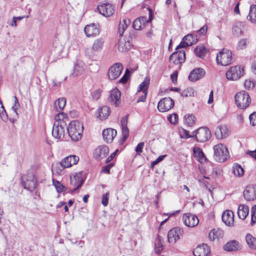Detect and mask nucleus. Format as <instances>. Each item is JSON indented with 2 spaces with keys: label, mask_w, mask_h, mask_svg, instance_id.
<instances>
[{
  "label": "nucleus",
  "mask_w": 256,
  "mask_h": 256,
  "mask_svg": "<svg viewBox=\"0 0 256 256\" xmlns=\"http://www.w3.org/2000/svg\"><path fill=\"white\" fill-rule=\"evenodd\" d=\"M55 121L53 124L52 134L56 138L62 140L65 134V129L68 118L64 112H59L55 116Z\"/></svg>",
  "instance_id": "f257e3e1"
},
{
  "label": "nucleus",
  "mask_w": 256,
  "mask_h": 256,
  "mask_svg": "<svg viewBox=\"0 0 256 256\" xmlns=\"http://www.w3.org/2000/svg\"><path fill=\"white\" fill-rule=\"evenodd\" d=\"M83 128L82 124L78 120L71 122L66 128L69 136L74 142L78 141L81 139Z\"/></svg>",
  "instance_id": "f03ea898"
},
{
  "label": "nucleus",
  "mask_w": 256,
  "mask_h": 256,
  "mask_svg": "<svg viewBox=\"0 0 256 256\" xmlns=\"http://www.w3.org/2000/svg\"><path fill=\"white\" fill-rule=\"evenodd\" d=\"M214 160L218 162H224L229 157V152L226 146L222 144H218L214 146Z\"/></svg>",
  "instance_id": "7ed1b4c3"
},
{
  "label": "nucleus",
  "mask_w": 256,
  "mask_h": 256,
  "mask_svg": "<svg viewBox=\"0 0 256 256\" xmlns=\"http://www.w3.org/2000/svg\"><path fill=\"white\" fill-rule=\"evenodd\" d=\"M250 98L248 92L242 91L235 96V102L237 106L242 109L246 108L250 102Z\"/></svg>",
  "instance_id": "20e7f679"
},
{
  "label": "nucleus",
  "mask_w": 256,
  "mask_h": 256,
  "mask_svg": "<svg viewBox=\"0 0 256 256\" xmlns=\"http://www.w3.org/2000/svg\"><path fill=\"white\" fill-rule=\"evenodd\" d=\"M232 61V54L231 51L224 48L217 54L216 62L218 64L222 66H228L231 64Z\"/></svg>",
  "instance_id": "39448f33"
},
{
  "label": "nucleus",
  "mask_w": 256,
  "mask_h": 256,
  "mask_svg": "<svg viewBox=\"0 0 256 256\" xmlns=\"http://www.w3.org/2000/svg\"><path fill=\"white\" fill-rule=\"evenodd\" d=\"M211 136V132L207 128H200L192 132L194 138L198 142H204L207 141Z\"/></svg>",
  "instance_id": "423d86ee"
},
{
  "label": "nucleus",
  "mask_w": 256,
  "mask_h": 256,
  "mask_svg": "<svg viewBox=\"0 0 256 256\" xmlns=\"http://www.w3.org/2000/svg\"><path fill=\"white\" fill-rule=\"evenodd\" d=\"M104 40L102 38H98L94 40L91 48L85 50V54L89 57L94 56L95 52L100 51L103 48Z\"/></svg>",
  "instance_id": "0eeeda50"
},
{
  "label": "nucleus",
  "mask_w": 256,
  "mask_h": 256,
  "mask_svg": "<svg viewBox=\"0 0 256 256\" xmlns=\"http://www.w3.org/2000/svg\"><path fill=\"white\" fill-rule=\"evenodd\" d=\"M174 104V102L171 98L169 97L162 98L158 103V109L160 112H166L172 108Z\"/></svg>",
  "instance_id": "6e6552de"
},
{
  "label": "nucleus",
  "mask_w": 256,
  "mask_h": 256,
  "mask_svg": "<svg viewBox=\"0 0 256 256\" xmlns=\"http://www.w3.org/2000/svg\"><path fill=\"white\" fill-rule=\"evenodd\" d=\"M243 69L240 66L232 67L226 72V77L229 80H236L242 75Z\"/></svg>",
  "instance_id": "1a4fd4ad"
},
{
  "label": "nucleus",
  "mask_w": 256,
  "mask_h": 256,
  "mask_svg": "<svg viewBox=\"0 0 256 256\" xmlns=\"http://www.w3.org/2000/svg\"><path fill=\"white\" fill-rule=\"evenodd\" d=\"M123 70V66L120 63L114 64L108 70V76L110 80L116 79L121 74Z\"/></svg>",
  "instance_id": "9d476101"
},
{
  "label": "nucleus",
  "mask_w": 256,
  "mask_h": 256,
  "mask_svg": "<svg viewBox=\"0 0 256 256\" xmlns=\"http://www.w3.org/2000/svg\"><path fill=\"white\" fill-rule=\"evenodd\" d=\"M183 230L178 227H176L171 229L168 234V242L171 244H175L180 239Z\"/></svg>",
  "instance_id": "9b49d317"
},
{
  "label": "nucleus",
  "mask_w": 256,
  "mask_h": 256,
  "mask_svg": "<svg viewBox=\"0 0 256 256\" xmlns=\"http://www.w3.org/2000/svg\"><path fill=\"white\" fill-rule=\"evenodd\" d=\"M97 8L99 12L106 17L112 16L114 12V6L110 3H104L98 5Z\"/></svg>",
  "instance_id": "f8f14e48"
},
{
  "label": "nucleus",
  "mask_w": 256,
  "mask_h": 256,
  "mask_svg": "<svg viewBox=\"0 0 256 256\" xmlns=\"http://www.w3.org/2000/svg\"><path fill=\"white\" fill-rule=\"evenodd\" d=\"M108 100L112 104L119 106L121 103V93L119 90L116 88L110 90Z\"/></svg>",
  "instance_id": "ddd939ff"
},
{
  "label": "nucleus",
  "mask_w": 256,
  "mask_h": 256,
  "mask_svg": "<svg viewBox=\"0 0 256 256\" xmlns=\"http://www.w3.org/2000/svg\"><path fill=\"white\" fill-rule=\"evenodd\" d=\"M182 220L186 226L190 228L196 226L199 222L198 218L190 213L184 214L182 216Z\"/></svg>",
  "instance_id": "4468645a"
},
{
  "label": "nucleus",
  "mask_w": 256,
  "mask_h": 256,
  "mask_svg": "<svg viewBox=\"0 0 256 256\" xmlns=\"http://www.w3.org/2000/svg\"><path fill=\"white\" fill-rule=\"evenodd\" d=\"M186 59L185 51L180 50L174 52L170 57V60L175 64L184 62Z\"/></svg>",
  "instance_id": "2eb2a0df"
},
{
  "label": "nucleus",
  "mask_w": 256,
  "mask_h": 256,
  "mask_svg": "<svg viewBox=\"0 0 256 256\" xmlns=\"http://www.w3.org/2000/svg\"><path fill=\"white\" fill-rule=\"evenodd\" d=\"M149 10V19L148 20L146 17H140L135 20L133 22V28L136 30H141L142 26H144L146 23H148L151 21L152 10L150 8H148Z\"/></svg>",
  "instance_id": "dca6fc26"
},
{
  "label": "nucleus",
  "mask_w": 256,
  "mask_h": 256,
  "mask_svg": "<svg viewBox=\"0 0 256 256\" xmlns=\"http://www.w3.org/2000/svg\"><path fill=\"white\" fill-rule=\"evenodd\" d=\"M109 153V148L107 146L102 145L96 148L94 152V156L97 160L105 158Z\"/></svg>",
  "instance_id": "f3484780"
},
{
  "label": "nucleus",
  "mask_w": 256,
  "mask_h": 256,
  "mask_svg": "<svg viewBox=\"0 0 256 256\" xmlns=\"http://www.w3.org/2000/svg\"><path fill=\"white\" fill-rule=\"evenodd\" d=\"M244 196L246 200H254L256 199V185L247 186L244 192Z\"/></svg>",
  "instance_id": "a211bd4d"
},
{
  "label": "nucleus",
  "mask_w": 256,
  "mask_h": 256,
  "mask_svg": "<svg viewBox=\"0 0 256 256\" xmlns=\"http://www.w3.org/2000/svg\"><path fill=\"white\" fill-rule=\"evenodd\" d=\"M78 160V156L75 155H70L64 158L60 162V164L63 168H68L76 164Z\"/></svg>",
  "instance_id": "6ab92c4d"
},
{
  "label": "nucleus",
  "mask_w": 256,
  "mask_h": 256,
  "mask_svg": "<svg viewBox=\"0 0 256 256\" xmlns=\"http://www.w3.org/2000/svg\"><path fill=\"white\" fill-rule=\"evenodd\" d=\"M205 75V71L202 68L194 69L189 74L188 79L191 82H196L202 78Z\"/></svg>",
  "instance_id": "aec40b11"
},
{
  "label": "nucleus",
  "mask_w": 256,
  "mask_h": 256,
  "mask_svg": "<svg viewBox=\"0 0 256 256\" xmlns=\"http://www.w3.org/2000/svg\"><path fill=\"white\" fill-rule=\"evenodd\" d=\"M116 134V130L112 128L104 130L102 133L103 139L107 143L112 142Z\"/></svg>",
  "instance_id": "412c9836"
},
{
  "label": "nucleus",
  "mask_w": 256,
  "mask_h": 256,
  "mask_svg": "<svg viewBox=\"0 0 256 256\" xmlns=\"http://www.w3.org/2000/svg\"><path fill=\"white\" fill-rule=\"evenodd\" d=\"M193 253L194 256H208L210 254V248L206 244H203L194 248Z\"/></svg>",
  "instance_id": "4be33fe9"
},
{
  "label": "nucleus",
  "mask_w": 256,
  "mask_h": 256,
  "mask_svg": "<svg viewBox=\"0 0 256 256\" xmlns=\"http://www.w3.org/2000/svg\"><path fill=\"white\" fill-rule=\"evenodd\" d=\"M84 182V180L82 174L80 172L76 174L73 178H70V184L76 186L73 189L72 192H75L77 189L80 188L83 184Z\"/></svg>",
  "instance_id": "5701e85b"
},
{
  "label": "nucleus",
  "mask_w": 256,
  "mask_h": 256,
  "mask_svg": "<svg viewBox=\"0 0 256 256\" xmlns=\"http://www.w3.org/2000/svg\"><path fill=\"white\" fill-rule=\"evenodd\" d=\"M214 134L218 139L226 138L229 134V130L225 125L218 126L214 131Z\"/></svg>",
  "instance_id": "b1692460"
},
{
  "label": "nucleus",
  "mask_w": 256,
  "mask_h": 256,
  "mask_svg": "<svg viewBox=\"0 0 256 256\" xmlns=\"http://www.w3.org/2000/svg\"><path fill=\"white\" fill-rule=\"evenodd\" d=\"M118 49L120 52H124L129 50L131 44L128 40L125 38H120L117 44Z\"/></svg>",
  "instance_id": "393cba45"
},
{
  "label": "nucleus",
  "mask_w": 256,
  "mask_h": 256,
  "mask_svg": "<svg viewBox=\"0 0 256 256\" xmlns=\"http://www.w3.org/2000/svg\"><path fill=\"white\" fill-rule=\"evenodd\" d=\"M84 30L88 37L96 36L100 33L99 28L97 25L94 24L86 26Z\"/></svg>",
  "instance_id": "a878e982"
},
{
  "label": "nucleus",
  "mask_w": 256,
  "mask_h": 256,
  "mask_svg": "<svg viewBox=\"0 0 256 256\" xmlns=\"http://www.w3.org/2000/svg\"><path fill=\"white\" fill-rule=\"evenodd\" d=\"M222 220L227 226H230L234 222V214L232 211L226 210L222 215Z\"/></svg>",
  "instance_id": "bb28decb"
},
{
  "label": "nucleus",
  "mask_w": 256,
  "mask_h": 256,
  "mask_svg": "<svg viewBox=\"0 0 256 256\" xmlns=\"http://www.w3.org/2000/svg\"><path fill=\"white\" fill-rule=\"evenodd\" d=\"M98 118L100 120H106L110 114V109L108 106H102L100 108L97 112Z\"/></svg>",
  "instance_id": "cd10ccee"
},
{
  "label": "nucleus",
  "mask_w": 256,
  "mask_h": 256,
  "mask_svg": "<svg viewBox=\"0 0 256 256\" xmlns=\"http://www.w3.org/2000/svg\"><path fill=\"white\" fill-rule=\"evenodd\" d=\"M240 244L236 240H232L228 242L224 246V249L228 252L238 250L240 249Z\"/></svg>",
  "instance_id": "c85d7f7f"
},
{
  "label": "nucleus",
  "mask_w": 256,
  "mask_h": 256,
  "mask_svg": "<svg viewBox=\"0 0 256 256\" xmlns=\"http://www.w3.org/2000/svg\"><path fill=\"white\" fill-rule=\"evenodd\" d=\"M84 70V62L82 60H78L74 64V72L72 74V75L74 76H76L80 75Z\"/></svg>",
  "instance_id": "c756f323"
},
{
  "label": "nucleus",
  "mask_w": 256,
  "mask_h": 256,
  "mask_svg": "<svg viewBox=\"0 0 256 256\" xmlns=\"http://www.w3.org/2000/svg\"><path fill=\"white\" fill-rule=\"evenodd\" d=\"M249 213V208L246 204H240L238 207V215L240 218L244 220Z\"/></svg>",
  "instance_id": "7c9ffc66"
},
{
  "label": "nucleus",
  "mask_w": 256,
  "mask_h": 256,
  "mask_svg": "<svg viewBox=\"0 0 256 256\" xmlns=\"http://www.w3.org/2000/svg\"><path fill=\"white\" fill-rule=\"evenodd\" d=\"M154 250L156 254H160L163 250L164 245L162 238L159 236H157L154 242Z\"/></svg>",
  "instance_id": "2f4dec72"
},
{
  "label": "nucleus",
  "mask_w": 256,
  "mask_h": 256,
  "mask_svg": "<svg viewBox=\"0 0 256 256\" xmlns=\"http://www.w3.org/2000/svg\"><path fill=\"white\" fill-rule=\"evenodd\" d=\"M127 116L124 117L121 120V125L122 128V139L125 141L129 136V130L127 127Z\"/></svg>",
  "instance_id": "473e14b6"
},
{
  "label": "nucleus",
  "mask_w": 256,
  "mask_h": 256,
  "mask_svg": "<svg viewBox=\"0 0 256 256\" xmlns=\"http://www.w3.org/2000/svg\"><path fill=\"white\" fill-rule=\"evenodd\" d=\"M193 152L194 156L200 162H203L206 160V157L203 153L202 149L200 148H194Z\"/></svg>",
  "instance_id": "72a5a7b5"
},
{
  "label": "nucleus",
  "mask_w": 256,
  "mask_h": 256,
  "mask_svg": "<svg viewBox=\"0 0 256 256\" xmlns=\"http://www.w3.org/2000/svg\"><path fill=\"white\" fill-rule=\"evenodd\" d=\"M223 236V231L220 229H213L209 233V238L210 240L214 241L218 240Z\"/></svg>",
  "instance_id": "f704fd0d"
},
{
  "label": "nucleus",
  "mask_w": 256,
  "mask_h": 256,
  "mask_svg": "<svg viewBox=\"0 0 256 256\" xmlns=\"http://www.w3.org/2000/svg\"><path fill=\"white\" fill-rule=\"evenodd\" d=\"M130 23V20L127 18H124L122 21H120L118 30L120 36H122L123 34L124 30L127 28Z\"/></svg>",
  "instance_id": "c9c22d12"
},
{
  "label": "nucleus",
  "mask_w": 256,
  "mask_h": 256,
  "mask_svg": "<svg viewBox=\"0 0 256 256\" xmlns=\"http://www.w3.org/2000/svg\"><path fill=\"white\" fill-rule=\"evenodd\" d=\"M66 104V99L64 98H58L54 102V108L56 111L61 112Z\"/></svg>",
  "instance_id": "e433bc0d"
},
{
  "label": "nucleus",
  "mask_w": 256,
  "mask_h": 256,
  "mask_svg": "<svg viewBox=\"0 0 256 256\" xmlns=\"http://www.w3.org/2000/svg\"><path fill=\"white\" fill-rule=\"evenodd\" d=\"M247 18L252 23L256 22V5H252Z\"/></svg>",
  "instance_id": "4c0bfd02"
},
{
  "label": "nucleus",
  "mask_w": 256,
  "mask_h": 256,
  "mask_svg": "<svg viewBox=\"0 0 256 256\" xmlns=\"http://www.w3.org/2000/svg\"><path fill=\"white\" fill-rule=\"evenodd\" d=\"M23 185L24 188L32 191L36 188V180L32 178V180H27L26 181L24 182Z\"/></svg>",
  "instance_id": "58836bf2"
},
{
  "label": "nucleus",
  "mask_w": 256,
  "mask_h": 256,
  "mask_svg": "<svg viewBox=\"0 0 256 256\" xmlns=\"http://www.w3.org/2000/svg\"><path fill=\"white\" fill-rule=\"evenodd\" d=\"M150 81V80L148 77L145 78L144 81L140 84L138 89V92H148Z\"/></svg>",
  "instance_id": "ea45409f"
},
{
  "label": "nucleus",
  "mask_w": 256,
  "mask_h": 256,
  "mask_svg": "<svg viewBox=\"0 0 256 256\" xmlns=\"http://www.w3.org/2000/svg\"><path fill=\"white\" fill-rule=\"evenodd\" d=\"M246 240L250 248L256 250V238L252 236L250 234H248L246 236Z\"/></svg>",
  "instance_id": "a19ab883"
},
{
  "label": "nucleus",
  "mask_w": 256,
  "mask_h": 256,
  "mask_svg": "<svg viewBox=\"0 0 256 256\" xmlns=\"http://www.w3.org/2000/svg\"><path fill=\"white\" fill-rule=\"evenodd\" d=\"M232 172L235 176L240 177L244 175V170L240 165L236 164L232 167Z\"/></svg>",
  "instance_id": "79ce46f5"
},
{
  "label": "nucleus",
  "mask_w": 256,
  "mask_h": 256,
  "mask_svg": "<svg viewBox=\"0 0 256 256\" xmlns=\"http://www.w3.org/2000/svg\"><path fill=\"white\" fill-rule=\"evenodd\" d=\"M196 118L192 114H186L184 116V124L188 126H192L195 123Z\"/></svg>",
  "instance_id": "37998d69"
},
{
  "label": "nucleus",
  "mask_w": 256,
  "mask_h": 256,
  "mask_svg": "<svg viewBox=\"0 0 256 256\" xmlns=\"http://www.w3.org/2000/svg\"><path fill=\"white\" fill-rule=\"evenodd\" d=\"M194 53L198 56L202 58L206 53V50L204 46H200L194 49Z\"/></svg>",
  "instance_id": "c03bdc74"
},
{
  "label": "nucleus",
  "mask_w": 256,
  "mask_h": 256,
  "mask_svg": "<svg viewBox=\"0 0 256 256\" xmlns=\"http://www.w3.org/2000/svg\"><path fill=\"white\" fill-rule=\"evenodd\" d=\"M183 40H185L188 44L190 46L196 42V36L192 34H188L186 36L183 38Z\"/></svg>",
  "instance_id": "a18cd8bd"
},
{
  "label": "nucleus",
  "mask_w": 256,
  "mask_h": 256,
  "mask_svg": "<svg viewBox=\"0 0 256 256\" xmlns=\"http://www.w3.org/2000/svg\"><path fill=\"white\" fill-rule=\"evenodd\" d=\"M180 136L182 138L187 139L190 138H194L192 136V134H190L189 132L184 128H182L180 130Z\"/></svg>",
  "instance_id": "49530a36"
},
{
  "label": "nucleus",
  "mask_w": 256,
  "mask_h": 256,
  "mask_svg": "<svg viewBox=\"0 0 256 256\" xmlns=\"http://www.w3.org/2000/svg\"><path fill=\"white\" fill-rule=\"evenodd\" d=\"M53 184L58 192H60L64 191L66 188L60 182L53 180Z\"/></svg>",
  "instance_id": "de8ad7c7"
},
{
  "label": "nucleus",
  "mask_w": 256,
  "mask_h": 256,
  "mask_svg": "<svg viewBox=\"0 0 256 256\" xmlns=\"http://www.w3.org/2000/svg\"><path fill=\"white\" fill-rule=\"evenodd\" d=\"M251 217V224L252 225H253L256 223V204L252 208Z\"/></svg>",
  "instance_id": "09e8293b"
},
{
  "label": "nucleus",
  "mask_w": 256,
  "mask_h": 256,
  "mask_svg": "<svg viewBox=\"0 0 256 256\" xmlns=\"http://www.w3.org/2000/svg\"><path fill=\"white\" fill-rule=\"evenodd\" d=\"M244 88L248 90H252L255 86L254 82L251 80H246L244 83Z\"/></svg>",
  "instance_id": "8fccbe9b"
},
{
  "label": "nucleus",
  "mask_w": 256,
  "mask_h": 256,
  "mask_svg": "<svg viewBox=\"0 0 256 256\" xmlns=\"http://www.w3.org/2000/svg\"><path fill=\"white\" fill-rule=\"evenodd\" d=\"M66 168H63V166L60 164V163L56 164L52 167V171L56 172L57 174H60L62 171Z\"/></svg>",
  "instance_id": "3c124183"
},
{
  "label": "nucleus",
  "mask_w": 256,
  "mask_h": 256,
  "mask_svg": "<svg viewBox=\"0 0 256 256\" xmlns=\"http://www.w3.org/2000/svg\"><path fill=\"white\" fill-rule=\"evenodd\" d=\"M248 43V40L247 39H246V38L242 39L238 42V44L237 46V48L239 49V50H242V49L246 47Z\"/></svg>",
  "instance_id": "603ef678"
},
{
  "label": "nucleus",
  "mask_w": 256,
  "mask_h": 256,
  "mask_svg": "<svg viewBox=\"0 0 256 256\" xmlns=\"http://www.w3.org/2000/svg\"><path fill=\"white\" fill-rule=\"evenodd\" d=\"M168 119L170 123L172 124H176L178 122V116L177 114L174 113L169 115L168 117Z\"/></svg>",
  "instance_id": "864d4df0"
},
{
  "label": "nucleus",
  "mask_w": 256,
  "mask_h": 256,
  "mask_svg": "<svg viewBox=\"0 0 256 256\" xmlns=\"http://www.w3.org/2000/svg\"><path fill=\"white\" fill-rule=\"evenodd\" d=\"M14 105L12 106V109L14 111V113L16 114V116L18 115L17 110H18L20 108V104L18 102V98L15 96H14Z\"/></svg>",
  "instance_id": "5fc2aeb1"
},
{
  "label": "nucleus",
  "mask_w": 256,
  "mask_h": 256,
  "mask_svg": "<svg viewBox=\"0 0 256 256\" xmlns=\"http://www.w3.org/2000/svg\"><path fill=\"white\" fill-rule=\"evenodd\" d=\"M102 90L98 89L95 90L92 94V98L96 100H98L101 96Z\"/></svg>",
  "instance_id": "6e6d98bb"
},
{
  "label": "nucleus",
  "mask_w": 256,
  "mask_h": 256,
  "mask_svg": "<svg viewBox=\"0 0 256 256\" xmlns=\"http://www.w3.org/2000/svg\"><path fill=\"white\" fill-rule=\"evenodd\" d=\"M130 76V72L127 69L126 71V72L124 74L123 76L120 80L119 82L122 84H126Z\"/></svg>",
  "instance_id": "4d7b16f0"
},
{
  "label": "nucleus",
  "mask_w": 256,
  "mask_h": 256,
  "mask_svg": "<svg viewBox=\"0 0 256 256\" xmlns=\"http://www.w3.org/2000/svg\"><path fill=\"white\" fill-rule=\"evenodd\" d=\"M108 199H109V193L106 192L105 194H104L102 196V204L104 206H106L108 203Z\"/></svg>",
  "instance_id": "13d9d810"
},
{
  "label": "nucleus",
  "mask_w": 256,
  "mask_h": 256,
  "mask_svg": "<svg viewBox=\"0 0 256 256\" xmlns=\"http://www.w3.org/2000/svg\"><path fill=\"white\" fill-rule=\"evenodd\" d=\"M144 142H140L137 145L135 149V150L137 154H140L142 152V149L144 147Z\"/></svg>",
  "instance_id": "bf43d9fd"
},
{
  "label": "nucleus",
  "mask_w": 256,
  "mask_h": 256,
  "mask_svg": "<svg viewBox=\"0 0 256 256\" xmlns=\"http://www.w3.org/2000/svg\"><path fill=\"white\" fill-rule=\"evenodd\" d=\"M250 120V124L252 126L256 125V112H254L251 114H250L249 116Z\"/></svg>",
  "instance_id": "052dcab7"
},
{
  "label": "nucleus",
  "mask_w": 256,
  "mask_h": 256,
  "mask_svg": "<svg viewBox=\"0 0 256 256\" xmlns=\"http://www.w3.org/2000/svg\"><path fill=\"white\" fill-rule=\"evenodd\" d=\"M233 32L236 35H239L242 32V30L240 28V25L238 26V24H236L233 27Z\"/></svg>",
  "instance_id": "680f3d73"
},
{
  "label": "nucleus",
  "mask_w": 256,
  "mask_h": 256,
  "mask_svg": "<svg viewBox=\"0 0 256 256\" xmlns=\"http://www.w3.org/2000/svg\"><path fill=\"white\" fill-rule=\"evenodd\" d=\"M54 44H56V46H55V48H54V49L53 50L54 52L60 54L62 52V46L57 42H56Z\"/></svg>",
  "instance_id": "e2e57ef3"
},
{
  "label": "nucleus",
  "mask_w": 256,
  "mask_h": 256,
  "mask_svg": "<svg viewBox=\"0 0 256 256\" xmlns=\"http://www.w3.org/2000/svg\"><path fill=\"white\" fill-rule=\"evenodd\" d=\"M208 28V26L205 24L198 31V32L201 35H204L207 32Z\"/></svg>",
  "instance_id": "0e129e2a"
},
{
  "label": "nucleus",
  "mask_w": 256,
  "mask_h": 256,
  "mask_svg": "<svg viewBox=\"0 0 256 256\" xmlns=\"http://www.w3.org/2000/svg\"><path fill=\"white\" fill-rule=\"evenodd\" d=\"M143 94L140 96L137 100V102H144L146 100L148 92H142Z\"/></svg>",
  "instance_id": "69168bd1"
},
{
  "label": "nucleus",
  "mask_w": 256,
  "mask_h": 256,
  "mask_svg": "<svg viewBox=\"0 0 256 256\" xmlns=\"http://www.w3.org/2000/svg\"><path fill=\"white\" fill-rule=\"evenodd\" d=\"M188 46H190L188 45V44L185 40H183V41H182L180 44L178 46H177V47L176 48V50H178V49H179L180 48H186Z\"/></svg>",
  "instance_id": "338daca9"
},
{
  "label": "nucleus",
  "mask_w": 256,
  "mask_h": 256,
  "mask_svg": "<svg viewBox=\"0 0 256 256\" xmlns=\"http://www.w3.org/2000/svg\"><path fill=\"white\" fill-rule=\"evenodd\" d=\"M246 154L256 160V150L253 151L248 150L246 151Z\"/></svg>",
  "instance_id": "774afa93"
}]
</instances>
